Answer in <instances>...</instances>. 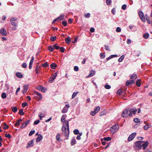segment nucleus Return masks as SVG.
Listing matches in <instances>:
<instances>
[{
  "label": "nucleus",
  "instance_id": "nucleus-52",
  "mask_svg": "<svg viewBox=\"0 0 152 152\" xmlns=\"http://www.w3.org/2000/svg\"><path fill=\"white\" fill-rule=\"evenodd\" d=\"M4 136L6 137H7L9 138H10L11 137V136L10 134H5Z\"/></svg>",
  "mask_w": 152,
  "mask_h": 152
},
{
  "label": "nucleus",
  "instance_id": "nucleus-53",
  "mask_svg": "<svg viewBox=\"0 0 152 152\" xmlns=\"http://www.w3.org/2000/svg\"><path fill=\"white\" fill-rule=\"evenodd\" d=\"M17 19H18L17 18L12 17V18H11L10 20L11 22H12L13 21H16V20H17Z\"/></svg>",
  "mask_w": 152,
  "mask_h": 152
},
{
  "label": "nucleus",
  "instance_id": "nucleus-11",
  "mask_svg": "<svg viewBox=\"0 0 152 152\" xmlns=\"http://www.w3.org/2000/svg\"><path fill=\"white\" fill-rule=\"evenodd\" d=\"M34 140H32L29 141L27 143V145L26 146V148H28L30 147H32L34 145Z\"/></svg>",
  "mask_w": 152,
  "mask_h": 152
},
{
  "label": "nucleus",
  "instance_id": "nucleus-21",
  "mask_svg": "<svg viewBox=\"0 0 152 152\" xmlns=\"http://www.w3.org/2000/svg\"><path fill=\"white\" fill-rule=\"evenodd\" d=\"M37 89L39 91H41L44 92V91L43 90V87L41 85H39L37 86Z\"/></svg>",
  "mask_w": 152,
  "mask_h": 152
},
{
  "label": "nucleus",
  "instance_id": "nucleus-49",
  "mask_svg": "<svg viewBox=\"0 0 152 152\" xmlns=\"http://www.w3.org/2000/svg\"><path fill=\"white\" fill-rule=\"evenodd\" d=\"M106 113L104 111L101 112L99 114L100 116H102L106 115Z\"/></svg>",
  "mask_w": 152,
  "mask_h": 152
},
{
  "label": "nucleus",
  "instance_id": "nucleus-22",
  "mask_svg": "<svg viewBox=\"0 0 152 152\" xmlns=\"http://www.w3.org/2000/svg\"><path fill=\"white\" fill-rule=\"evenodd\" d=\"M71 39L69 37H68L65 39V42L67 44H69L70 42Z\"/></svg>",
  "mask_w": 152,
  "mask_h": 152
},
{
  "label": "nucleus",
  "instance_id": "nucleus-58",
  "mask_svg": "<svg viewBox=\"0 0 152 152\" xmlns=\"http://www.w3.org/2000/svg\"><path fill=\"white\" fill-rule=\"evenodd\" d=\"M121 28L119 27H117L116 29V31L117 32H120L121 31Z\"/></svg>",
  "mask_w": 152,
  "mask_h": 152
},
{
  "label": "nucleus",
  "instance_id": "nucleus-35",
  "mask_svg": "<svg viewBox=\"0 0 152 152\" xmlns=\"http://www.w3.org/2000/svg\"><path fill=\"white\" fill-rule=\"evenodd\" d=\"M124 55H122L121 57L118 59V61L119 62H121L124 58Z\"/></svg>",
  "mask_w": 152,
  "mask_h": 152
},
{
  "label": "nucleus",
  "instance_id": "nucleus-61",
  "mask_svg": "<svg viewBox=\"0 0 152 152\" xmlns=\"http://www.w3.org/2000/svg\"><path fill=\"white\" fill-rule=\"evenodd\" d=\"M60 51L62 53H64V51L65 48L63 47H61L60 48Z\"/></svg>",
  "mask_w": 152,
  "mask_h": 152
},
{
  "label": "nucleus",
  "instance_id": "nucleus-23",
  "mask_svg": "<svg viewBox=\"0 0 152 152\" xmlns=\"http://www.w3.org/2000/svg\"><path fill=\"white\" fill-rule=\"evenodd\" d=\"M40 69L39 66L38 65H37L35 69V72L37 74H39V73L38 71H40Z\"/></svg>",
  "mask_w": 152,
  "mask_h": 152
},
{
  "label": "nucleus",
  "instance_id": "nucleus-15",
  "mask_svg": "<svg viewBox=\"0 0 152 152\" xmlns=\"http://www.w3.org/2000/svg\"><path fill=\"white\" fill-rule=\"evenodd\" d=\"M30 120H28L26 121H25L24 123H23L22 125L20 127V128L21 129H23L28 124Z\"/></svg>",
  "mask_w": 152,
  "mask_h": 152
},
{
  "label": "nucleus",
  "instance_id": "nucleus-36",
  "mask_svg": "<svg viewBox=\"0 0 152 152\" xmlns=\"http://www.w3.org/2000/svg\"><path fill=\"white\" fill-rule=\"evenodd\" d=\"M12 110L14 113L16 112L18 110L17 107H13L12 109Z\"/></svg>",
  "mask_w": 152,
  "mask_h": 152
},
{
  "label": "nucleus",
  "instance_id": "nucleus-24",
  "mask_svg": "<svg viewBox=\"0 0 152 152\" xmlns=\"http://www.w3.org/2000/svg\"><path fill=\"white\" fill-rule=\"evenodd\" d=\"M117 55H113L110 56L108 57L106 59L107 61H108L109 59L113 58L114 57H117Z\"/></svg>",
  "mask_w": 152,
  "mask_h": 152
},
{
  "label": "nucleus",
  "instance_id": "nucleus-6",
  "mask_svg": "<svg viewBox=\"0 0 152 152\" xmlns=\"http://www.w3.org/2000/svg\"><path fill=\"white\" fill-rule=\"evenodd\" d=\"M129 116L130 117H132V113L134 115L137 112V110L136 108H133L131 110H129Z\"/></svg>",
  "mask_w": 152,
  "mask_h": 152
},
{
  "label": "nucleus",
  "instance_id": "nucleus-33",
  "mask_svg": "<svg viewBox=\"0 0 152 152\" xmlns=\"http://www.w3.org/2000/svg\"><path fill=\"white\" fill-rule=\"evenodd\" d=\"M56 138L57 140L58 141H60L61 140L60 139V135L58 133L56 135Z\"/></svg>",
  "mask_w": 152,
  "mask_h": 152
},
{
  "label": "nucleus",
  "instance_id": "nucleus-37",
  "mask_svg": "<svg viewBox=\"0 0 152 152\" xmlns=\"http://www.w3.org/2000/svg\"><path fill=\"white\" fill-rule=\"evenodd\" d=\"M1 98L3 99H5L6 98L7 95L5 92H3L2 93L1 96Z\"/></svg>",
  "mask_w": 152,
  "mask_h": 152
},
{
  "label": "nucleus",
  "instance_id": "nucleus-63",
  "mask_svg": "<svg viewBox=\"0 0 152 152\" xmlns=\"http://www.w3.org/2000/svg\"><path fill=\"white\" fill-rule=\"evenodd\" d=\"M104 46L105 48V49L107 50H108L109 51H110V49L109 46H108L107 45H105Z\"/></svg>",
  "mask_w": 152,
  "mask_h": 152
},
{
  "label": "nucleus",
  "instance_id": "nucleus-42",
  "mask_svg": "<svg viewBox=\"0 0 152 152\" xmlns=\"http://www.w3.org/2000/svg\"><path fill=\"white\" fill-rule=\"evenodd\" d=\"M57 44L54 45H53V47L54 49H56V50H58L60 48V47L59 46H57Z\"/></svg>",
  "mask_w": 152,
  "mask_h": 152
},
{
  "label": "nucleus",
  "instance_id": "nucleus-9",
  "mask_svg": "<svg viewBox=\"0 0 152 152\" xmlns=\"http://www.w3.org/2000/svg\"><path fill=\"white\" fill-rule=\"evenodd\" d=\"M135 83V81L133 80H127L126 83V86H128L130 85H132Z\"/></svg>",
  "mask_w": 152,
  "mask_h": 152
},
{
  "label": "nucleus",
  "instance_id": "nucleus-3",
  "mask_svg": "<svg viewBox=\"0 0 152 152\" xmlns=\"http://www.w3.org/2000/svg\"><path fill=\"white\" fill-rule=\"evenodd\" d=\"M119 126L118 125L115 124L114 125L110 128V130L113 134H114L118 129Z\"/></svg>",
  "mask_w": 152,
  "mask_h": 152
},
{
  "label": "nucleus",
  "instance_id": "nucleus-2",
  "mask_svg": "<svg viewBox=\"0 0 152 152\" xmlns=\"http://www.w3.org/2000/svg\"><path fill=\"white\" fill-rule=\"evenodd\" d=\"M144 141H138L135 142L134 148L135 149H140L142 148V143L144 142Z\"/></svg>",
  "mask_w": 152,
  "mask_h": 152
},
{
  "label": "nucleus",
  "instance_id": "nucleus-50",
  "mask_svg": "<svg viewBox=\"0 0 152 152\" xmlns=\"http://www.w3.org/2000/svg\"><path fill=\"white\" fill-rule=\"evenodd\" d=\"M55 79V78H54L53 77H51L50 78L49 82L50 83L53 82V80Z\"/></svg>",
  "mask_w": 152,
  "mask_h": 152
},
{
  "label": "nucleus",
  "instance_id": "nucleus-17",
  "mask_svg": "<svg viewBox=\"0 0 152 152\" xmlns=\"http://www.w3.org/2000/svg\"><path fill=\"white\" fill-rule=\"evenodd\" d=\"M42 136L41 134H39L36 140L37 142H39L40 140H42Z\"/></svg>",
  "mask_w": 152,
  "mask_h": 152
},
{
  "label": "nucleus",
  "instance_id": "nucleus-10",
  "mask_svg": "<svg viewBox=\"0 0 152 152\" xmlns=\"http://www.w3.org/2000/svg\"><path fill=\"white\" fill-rule=\"evenodd\" d=\"M136 134V132H134L130 135L128 139V141H130L132 140L135 137Z\"/></svg>",
  "mask_w": 152,
  "mask_h": 152
},
{
  "label": "nucleus",
  "instance_id": "nucleus-45",
  "mask_svg": "<svg viewBox=\"0 0 152 152\" xmlns=\"http://www.w3.org/2000/svg\"><path fill=\"white\" fill-rule=\"evenodd\" d=\"M66 115H63L62 116V118H61V121L62 122H64L65 121V118H64V116H66Z\"/></svg>",
  "mask_w": 152,
  "mask_h": 152
},
{
  "label": "nucleus",
  "instance_id": "nucleus-38",
  "mask_svg": "<svg viewBox=\"0 0 152 152\" xmlns=\"http://www.w3.org/2000/svg\"><path fill=\"white\" fill-rule=\"evenodd\" d=\"M100 56L102 58H104L105 56V54L103 53H100Z\"/></svg>",
  "mask_w": 152,
  "mask_h": 152
},
{
  "label": "nucleus",
  "instance_id": "nucleus-64",
  "mask_svg": "<svg viewBox=\"0 0 152 152\" xmlns=\"http://www.w3.org/2000/svg\"><path fill=\"white\" fill-rule=\"evenodd\" d=\"M74 70L76 72L78 71L79 70L78 67L77 66H75L74 67Z\"/></svg>",
  "mask_w": 152,
  "mask_h": 152
},
{
  "label": "nucleus",
  "instance_id": "nucleus-26",
  "mask_svg": "<svg viewBox=\"0 0 152 152\" xmlns=\"http://www.w3.org/2000/svg\"><path fill=\"white\" fill-rule=\"evenodd\" d=\"M100 109V107L99 106L95 107L94 109V112H95L96 113Z\"/></svg>",
  "mask_w": 152,
  "mask_h": 152
},
{
  "label": "nucleus",
  "instance_id": "nucleus-39",
  "mask_svg": "<svg viewBox=\"0 0 152 152\" xmlns=\"http://www.w3.org/2000/svg\"><path fill=\"white\" fill-rule=\"evenodd\" d=\"M79 92H74L72 95V99L74 98L76 96L77 94Z\"/></svg>",
  "mask_w": 152,
  "mask_h": 152
},
{
  "label": "nucleus",
  "instance_id": "nucleus-28",
  "mask_svg": "<svg viewBox=\"0 0 152 152\" xmlns=\"http://www.w3.org/2000/svg\"><path fill=\"white\" fill-rule=\"evenodd\" d=\"M149 34L148 33H145L143 35V37L145 39H147L148 38Z\"/></svg>",
  "mask_w": 152,
  "mask_h": 152
},
{
  "label": "nucleus",
  "instance_id": "nucleus-13",
  "mask_svg": "<svg viewBox=\"0 0 152 152\" xmlns=\"http://www.w3.org/2000/svg\"><path fill=\"white\" fill-rule=\"evenodd\" d=\"M148 141L145 142L143 144L142 143V147H143V149H145L148 146Z\"/></svg>",
  "mask_w": 152,
  "mask_h": 152
},
{
  "label": "nucleus",
  "instance_id": "nucleus-29",
  "mask_svg": "<svg viewBox=\"0 0 152 152\" xmlns=\"http://www.w3.org/2000/svg\"><path fill=\"white\" fill-rule=\"evenodd\" d=\"M122 93V90L121 89H119L117 91V94L119 96L121 95Z\"/></svg>",
  "mask_w": 152,
  "mask_h": 152
},
{
  "label": "nucleus",
  "instance_id": "nucleus-32",
  "mask_svg": "<svg viewBox=\"0 0 152 152\" xmlns=\"http://www.w3.org/2000/svg\"><path fill=\"white\" fill-rule=\"evenodd\" d=\"M42 65L44 68H46L49 66V64L47 62L42 64Z\"/></svg>",
  "mask_w": 152,
  "mask_h": 152
},
{
  "label": "nucleus",
  "instance_id": "nucleus-27",
  "mask_svg": "<svg viewBox=\"0 0 152 152\" xmlns=\"http://www.w3.org/2000/svg\"><path fill=\"white\" fill-rule=\"evenodd\" d=\"M137 78V75L136 74H134L130 77L131 79H136Z\"/></svg>",
  "mask_w": 152,
  "mask_h": 152
},
{
  "label": "nucleus",
  "instance_id": "nucleus-57",
  "mask_svg": "<svg viewBox=\"0 0 152 152\" xmlns=\"http://www.w3.org/2000/svg\"><path fill=\"white\" fill-rule=\"evenodd\" d=\"M27 64L26 63H24L22 65V67L24 68H26L27 67Z\"/></svg>",
  "mask_w": 152,
  "mask_h": 152
},
{
  "label": "nucleus",
  "instance_id": "nucleus-14",
  "mask_svg": "<svg viewBox=\"0 0 152 152\" xmlns=\"http://www.w3.org/2000/svg\"><path fill=\"white\" fill-rule=\"evenodd\" d=\"M23 87L24 89L23 91V94H24L27 91L28 89V86L27 85H25Z\"/></svg>",
  "mask_w": 152,
  "mask_h": 152
},
{
  "label": "nucleus",
  "instance_id": "nucleus-46",
  "mask_svg": "<svg viewBox=\"0 0 152 152\" xmlns=\"http://www.w3.org/2000/svg\"><path fill=\"white\" fill-rule=\"evenodd\" d=\"M76 140L75 139L72 140L71 142V144L72 145H73L75 143Z\"/></svg>",
  "mask_w": 152,
  "mask_h": 152
},
{
  "label": "nucleus",
  "instance_id": "nucleus-19",
  "mask_svg": "<svg viewBox=\"0 0 152 152\" xmlns=\"http://www.w3.org/2000/svg\"><path fill=\"white\" fill-rule=\"evenodd\" d=\"M141 80L140 79L137 80L136 82V85L138 87H140L141 85Z\"/></svg>",
  "mask_w": 152,
  "mask_h": 152
},
{
  "label": "nucleus",
  "instance_id": "nucleus-5",
  "mask_svg": "<svg viewBox=\"0 0 152 152\" xmlns=\"http://www.w3.org/2000/svg\"><path fill=\"white\" fill-rule=\"evenodd\" d=\"M33 93L34 94H33V95H34L35 94L36 95H37V96H38V97L35 96V97L36 98V99L39 100H42V94L40 93L37 92L36 91H34Z\"/></svg>",
  "mask_w": 152,
  "mask_h": 152
},
{
  "label": "nucleus",
  "instance_id": "nucleus-47",
  "mask_svg": "<svg viewBox=\"0 0 152 152\" xmlns=\"http://www.w3.org/2000/svg\"><path fill=\"white\" fill-rule=\"evenodd\" d=\"M73 132L75 134H77L79 133V131L77 129H75L73 131Z\"/></svg>",
  "mask_w": 152,
  "mask_h": 152
},
{
  "label": "nucleus",
  "instance_id": "nucleus-18",
  "mask_svg": "<svg viewBox=\"0 0 152 152\" xmlns=\"http://www.w3.org/2000/svg\"><path fill=\"white\" fill-rule=\"evenodd\" d=\"M50 66L51 69H55L57 66V65L55 63H53L51 64Z\"/></svg>",
  "mask_w": 152,
  "mask_h": 152
},
{
  "label": "nucleus",
  "instance_id": "nucleus-60",
  "mask_svg": "<svg viewBox=\"0 0 152 152\" xmlns=\"http://www.w3.org/2000/svg\"><path fill=\"white\" fill-rule=\"evenodd\" d=\"M19 125L20 123L17 121L14 124V126H19Z\"/></svg>",
  "mask_w": 152,
  "mask_h": 152
},
{
  "label": "nucleus",
  "instance_id": "nucleus-41",
  "mask_svg": "<svg viewBox=\"0 0 152 152\" xmlns=\"http://www.w3.org/2000/svg\"><path fill=\"white\" fill-rule=\"evenodd\" d=\"M4 126L3 127V129L4 130H6L7 129L9 128V126H7L6 123H4Z\"/></svg>",
  "mask_w": 152,
  "mask_h": 152
},
{
  "label": "nucleus",
  "instance_id": "nucleus-1",
  "mask_svg": "<svg viewBox=\"0 0 152 152\" xmlns=\"http://www.w3.org/2000/svg\"><path fill=\"white\" fill-rule=\"evenodd\" d=\"M65 123L66 124L67 128L65 126H62L61 130L62 132L64 133V136L66 137V139H68L69 134V123L68 121H66Z\"/></svg>",
  "mask_w": 152,
  "mask_h": 152
},
{
  "label": "nucleus",
  "instance_id": "nucleus-56",
  "mask_svg": "<svg viewBox=\"0 0 152 152\" xmlns=\"http://www.w3.org/2000/svg\"><path fill=\"white\" fill-rule=\"evenodd\" d=\"M38 116L40 117L39 119L41 120L42 119V118L44 117V115H43L42 113H41V114L39 115Z\"/></svg>",
  "mask_w": 152,
  "mask_h": 152
},
{
  "label": "nucleus",
  "instance_id": "nucleus-25",
  "mask_svg": "<svg viewBox=\"0 0 152 152\" xmlns=\"http://www.w3.org/2000/svg\"><path fill=\"white\" fill-rule=\"evenodd\" d=\"M144 123L146 124V125H145L144 127L143 128L145 130H147L149 127V125L148 124H147L146 123V121H145L144 122Z\"/></svg>",
  "mask_w": 152,
  "mask_h": 152
},
{
  "label": "nucleus",
  "instance_id": "nucleus-40",
  "mask_svg": "<svg viewBox=\"0 0 152 152\" xmlns=\"http://www.w3.org/2000/svg\"><path fill=\"white\" fill-rule=\"evenodd\" d=\"M62 24L64 26H66L67 25V21L66 20L62 21Z\"/></svg>",
  "mask_w": 152,
  "mask_h": 152
},
{
  "label": "nucleus",
  "instance_id": "nucleus-48",
  "mask_svg": "<svg viewBox=\"0 0 152 152\" xmlns=\"http://www.w3.org/2000/svg\"><path fill=\"white\" fill-rule=\"evenodd\" d=\"M111 3V0H106V3L108 5H110Z\"/></svg>",
  "mask_w": 152,
  "mask_h": 152
},
{
  "label": "nucleus",
  "instance_id": "nucleus-59",
  "mask_svg": "<svg viewBox=\"0 0 152 152\" xmlns=\"http://www.w3.org/2000/svg\"><path fill=\"white\" fill-rule=\"evenodd\" d=\"M111 87V86L109 85H106L104 86V88L107 89H110Z\"/></svg>",
  "mask_w": 152,
  "mask_h": 152
},
{
  "label": "nucleus",
  "instance_id": "nucleus-16",
  "mask_svg": "<svg viewBox=\"0 0 152 152\" xmlns=\"http://www.w3.org/2000/svg\"><path fill=\"white\" fill-rule=\"evenodd\" d=\"M95 73V71L94 70H92L91 71L90 73L87 77H91L93 76Z\"/></svg>",
  "mask_w": 152,
  "mask_h": 152
},
{
  "label": "nucleus",
  "instance_id": "nucleus-8",
  "mask_svg": "<svg viewBox=\"0 0 152 152\" xmlns=\"http://www.w3.org/2000/svg\"><path fill=\"white\" fill-rule=\"evenodd\" d=\"M70 106L69 104H66L65 106L64 107L63 109L61 111L62 113H66L68 111V108Z\"/></svg>",
  "mask_w": 152,
  "mask_h": 152
},
{
  "label": "nucleus",
  "instance_id": "nucleus-34",
  "mask_svg": "<svg viewBox=\"0 0 152 152\" xmlns=\"http://www.w3.org/2000/svg\"><path fill=\"white\" fill-rule=\"evenodd\" d=\"M54 49L53 47L51 45L49 46L48 47V50L51 52L53 51L54 50Z\"/></svg>",
  "mask_w": 152,
  "mask_h": 152
},
{
  "label": "nucleus",
  "instance_id": "nucleus-62",
  "mask_svg": "<svg viewBox=\"0 0 152 152\" xmlns=\"http://www.w3.org/2000/svg\"><path fill=\"white\" fill-rule=\"evenodd\" d=\"M126 5L125 4H123L122 6V9L123 10H125L126 9Z\"/></svg>",
  "mask_w": 152,
  "mask_h": 152
},
{
  "label": "nucleus",
  "instance_id": "nucleus-30",
  "mask_svg": "<svg viewBox=\"0 0 152 152\" xmlns=\"http://www.w3.org/2000/svg\"><path fill=\"white\" fill-rule=\"evenodd\" d=\"M18 113L20 115H23L24 114V113L23 112V110L22 109H20L19 110Z\"/></svg>",
  "mask_w": 152,
  "mask_h": 152
},
{
  "label": "nucleus",
  "instance_id": "nucleus-55",
  "mask_svg": "<svg viewBox=\"0 0 152 152\" xmlns=\"http://www.w3.org/2000/svg\"><path fill=\"white\" fill-rule=\"evenodd\" d=\"M28 104L26 102H24L22 104V106L23 107H24L27 105Z\"/></svg>",
  "mask_w": 152,
  "mask_h": 152
},
{
  "label": "nucleus",
  "instance_id": "nucleus-44",
  "mask_svg": "<svg viewBox=\"0 0 152 152\" xmlns=\"http://www.w3.org/2000/svg\"><path fill=\"white\" fill-rule=\"evenodd\" d=\"M56 36L51 37H50V39L52 41H54L56 39Z\"/></svg>",
  "mask_w": 152,
  "mask_h": 152
},
{
  "label": "nucleus",
  "instance_id": "nucleus-31",
  "mask_svg": "<svg viewBox=\"0 0 152 152\" xmlns=\"http://www.w3.org/2000/svg\"><path fill=\"white\" fill-rule=\"evenodd\" d=\"M111 138L110 137H104L103 138L104 140L106 141H108L111 140Z\"/></svg>",
  "mask_w": 152,
  "mask_h": 152
},
{
  "label": "nucleus",
  "instance_id": "nucleus-4",
  "mask_svg": "<svg viewBox=\"0 0 152 152\" xmlns=\"http://www.w3.org/2000/svg\"><path fill=\"white\" fill-rule=\"evenodd\" d=\"M129 109H126L123 111L121 116L123 117H126L129 116Z\"/></svg>",
  "mask_w": 152,
  "mask_h": 152
},
{
  "label": "nucleus",
  "instance_id": "nucleus-12",
  "mask_svg": "<svg viewBox=\"0 0 152 152\" xmlns=\"http://www.w3.org/2000/svg\"><path fill=\"white\" fill-rule=\"evenodd\" d=\"M0 32L3 36H5L7 35V33L6 30L4 28H1L0 30Z\"/></svg>",
  "mask_w": 152,
  "mask_h": 152
},
{
  "label": "nucleus",
  "instance_id": "nucleus-51",
  "mask_svg": "<svg viewBox=\"0 0 152 152\" xmlns=\"http://www.w3.org/2000/svg\"><path fill=\"white\" fill-rule=\"evenodd\" d=\"M35 132V131L34 130L33 131H32V130L30 132L29 134V136H31L32 135H33V134H34V133Z\"/></svg>",
  "mask_w": 152,
  "mask_h": 152
},
{
  "label": "nucleus",
  "instance_id": "nucleus-54",
  "mask_svg": "<svg viewBox=\"0 0 152 152\" xmlns=\"http://www.w3.org/2000/svg\"><path fill=\"white\" fill-rule=\"evenodd\" d=\"M90 14L89 13L87 14H85L84 16L85 18H88L90 17Z\"/></svg>",
  "mask_w": 152,
  "mask_h": 152
},
{
  "label": "nucleus",
  "instance_id": "nucleus-7",
  "mask_svg": "<svg viewBox=\"0 0 152 152\" xmlns=\"http://www.w3.org/2000/svg\"><path fill=\"white\" fill-rule=\"evenodd\" d=\"M138 14L141 20L143 22H145V20L143 12L141 11H139V12Z\"/></svg>",
  "mask_w": 152,
  "mask_h": 152
},
{
  "label": "nucleus",
  "instance_id": "nucleus-20",
  "mask_svg": "<svg viewBox=\"0 0 152 152\" xmlns=\"http://www.w3.org/2000/svg\"><path fill=\"white\" fill-rule=\"evenodd\" d=\"M16 76L19 78H22L23 77V75L19 72H17L16 73Z\"/></svg>",
  "mask_w": 152,
  "mask_h": 152
},
{
  "label": "nucleus",
  "instance_id": "nucleus-43",
  "mask_svg": "<svg viewBox=\"0 0 152 152\" xmlns=\"http://www.w3.org/2000/svg\"><path fill=\"white\" fill-rule=\"evenodd\" d=\"M134 122L139 123L140 122V120L137 118H135L134 119Z\"/></svg>",
  "mask_w": 152,
  "mask_h": 152
}]
</instances>
